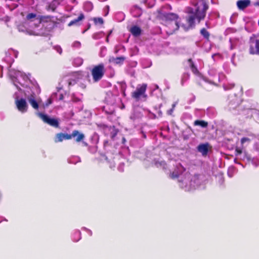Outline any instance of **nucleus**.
<instances>
[{
  "label": "nucleus",
  "mask_w": 259,
  "mask_h": 259,
  "mask_svg": "<svg viewBox=\"0 0 259 259\" xmlns=\"http://www.w3.org/2000/svg\"><path fill=\"white\" fill-rule=\"evenodd\" d=\"M207 9V6L204 0H196L193 8H190L188 9L189 16L187 20V24L182 26L184 29L187 30L192 27L194 25L196 20L199 22L201 19H203Z\"/></svg>",
  "instance_id": "f257e3e1"
},
{
  "label": "nucleus",
  "mask_w": 259,
  "mask_h": 259,
  "mask_svg": "<svg viewBox=\"0 0 259 259\" xmlns=\"http://www.w3.org/2000/svg\"><path fill=\"white\" fill-rule=\"evenodd\" d=\"M181 183L180 186L186 190H190L192 189H195L196 186V181H198L197 176H192L189 173H186L184 178H181L179 180Z\"/></svg>",
  "instance_id": "f03ea898"
},
{
  "label": "nucleus",
  "mask_w": 259,
  "mask_h": 259,
  "mask_svg": "<svg viewBox=\"0 0 259 259\" xmlns=\"http://www.w3.org/2000/svg\"><path fill=\"white\" fill-rule=\"evenodd\" d=\"M166 18L165 25L169 29L167 31V33L172 34L179 27L178 16L175 14L170 13L166 15Z\"/></svg>",
  "instance_id": "7ed1b4c3"
},
{
  "label": "nucleus",
  "mask_w": 259,
  "mask_h": 259,
  "mask_svg": "<svg viewBox=\"0 0 259 259\" xmlns=\"http://www.w3.org/2000/svg\"><path fill=\"white\" fill-rule=\"evenodd\" d=\"M26 97L31 106L34 109L37 110L39 107V105L41 102V100L40 97L33 92L30 95L26 94Z\"/></svg>",
  "instance_id": "20e7f679"
},
{
  "label": "nucleus",
  "mask_w": 259,
  "mask_h": 259,
  "mask_svg": "<svg viewBox=\"0 0 259 259\" xmlns=\"http://www.w3.org/2000/svg\"><path fill=\"white\" fill-rule=\"evenodd\" d=\"M104 66L103 65H99L95 67L92 71V74L94 80L97 81L100 80L103 76L104 74Z\"/></svg>",
  "instance_id": "39448f33"
},
{
  "label": "nucleus",
  "mask_w": 259,
  "mask_h": 259,
  "mask_svg": "<svg viewBox=\"0 0 259 259\" xmlns=\"http://www.w3.org/2000/svg\"><path fill=\"white\" fill-rule=\"evenodd\" d=\"M147 88L146 84H142L138 86L136 90L133 93L132 97L137 100H138L140 97H146L145 92Z\"/></svg>",
  "instance_id": "423d86ee"
},
{
  "label": "nucleus",
  "mask_w": 259,
  "mask_h": 259,
  "mask_svg": "<svg viewBox=\"0 0 259 259\" xmlns=\"http://www.w3.org/2000/svg\"><path fill=\"white\" fill-rule=\"evenodd\" d=\"M15 104L18 110L21 113H24L27 111L28 109V105L26 100L24 99L16 98Z\"/></svg>",
  "instance_id": "0eeeda50"
},
{
  "label": "nucleus",
  "mask_w": 259,
  "mask_h": 259,
  "mask_svg": "<svg viewBox=\"0 0 259 259\" xmlns=\"http://www.w3.org/2000/svg\"><path fill=\"white\" fill-rule=\"evenodd\" d=\"M37 115L46 123L53 126L54 127L58 126V121L55 118L49 117L47 115L41 113H37Z\"/></svg>",
  "instance_id": "6e6552de"
},
{
  "label": "nucleus",
  "mask_w": 259,
  "mask_h": 259,
  "mask_svg": "<svg viewBox=\"0 0 259 259\" xmlns=\"http://www.w3.org/2000/svg\"><path fill=\"white\" fill-rule=\"evenodd\" d=\"M9 74L11 78L13 80V81L14 82V85L18 90H19L20 87L17 84H16L14 79H15L19 81L20 78L24 79L25 76L22 72H20L19 71H16L14 70H10L9 71Z\"/></svg>",
  "instance_id": "1a4fd4ad"
},
{
  "label": "nucleus",
  "mask_w": 259,
  "mask_h": 259,
  "mask_svg": "<svg viewBox=\"0 0 259 259\" xmlns=\"http://www.w3.org/2000/svg\"><path fill=\"white\" fill-rule=\"evenodd\" d=\"M249 52L251 54H259V40L251 39Z\"/></svg>",
  "instance_id": "9d476101"
},
{
  "label": "nucleus",
  "mask_w": 259,
  "mask_h": 259,
  "mask_svg": "<svg viewBox=\"0 0 259 259\" xmlns=\"http://www.w3.org/2000/svg\"><path fill=\"white\" fill-rule=\"evenodd\" d=\"M71 139V134L59 133L56 135L54 141L56 143L61 142L64 140H69Z\"/></svg>",
  "instance_id": "9b49d317"
},
{
  "label": "nucleus",
  "mask_w": 259,
  "mask_h": 259,
  "mask_svg": "<svg viewBox=\"0 0 259 259\" xmlns=\"http://www.w3.org/2000/svg\"><path fill=\"white\" fill-rule=\"evenodd\" d=\"M71 138L76 137L75 140L77 142H80L84 138V135L82 133H80L78 131H73L72 133L71 134Z\"/></svg>",
  "instance_id": "f8f14e48"
},
{
  "label": "nucleus",
  "mask_w": 259,
  "mask_h": 259,
  "mask_svg": "<svg viewBox=\"0 0 259 259\" xmlns=\"http://www.w3.org/2000/svg\"><path fill=\"white\" fill-rule=\"evenodd\" d=\"M208 144H200L197 147L198 151L203 155H205L208 152Z\"/></svg>",
  "instance_id": "ddd939ff"
},
{
  "label": "nucleus",
  "mask_w": 259,
  "mask_h": 259,
  "mask_svg": "<svg viewBox=\"0 0 259 259\" xmlns=\"http://www.w3.org/2000/svg\"><path fill=\"white\" fill-rule=\"evenodd\" d=\"M84 18V15L82 13H80L79 14V16L76 19L72 20L69 22V23L68 24V26H71L72 25H76V26L79 25H80L79 22L80 21L82 20Z\"/></svg>",
  "instance_id": "4468645a"
},
{
  "label": "nucleus",
  "mask_w": 259,
  "mask_h": 259,
  "mask_svg": "<svg viewBox=\"0 0 259 259\" xmlns=\"http://www.w3.org/2000/svg\"><path fill=\"white\" fill-rule=\"evenodd\" d=\"M250 3L249 0H240L237 2V6L240 9H243L247 7Z\"/></svg>",
  "instance_id": "2eb2a0df"
},
{
  "label": "nucleus",
  "mask_w": 259,
  "mask_h": 259,
  "mask_svg": "<svg viewBox=\"0 0 259 259\" xmlns=\"http://www.w3.org/2000/svg\"><path fill=\"white\" fill-rule=\"evenodd\" d=\"M32 18H34V25L35 26H37L38 24L41 23V20L38 17H36V15L33 13L29 14L27 16V19L29 20Z\"/></svg>",
  "instance_id": "dca6fc26"
},
{
  "label": "nucleus",
  "mask_w": 259,
  "mask_h": 259,
  "mask_svg": "<svg viewBox=\"0 0 259 259\" xmlns=\"http://www.w3.org/2000/svg\"><path fill=\"white\" fill-rule=\"evenodd\" d=\"M130 31L133 35L137 36L140 35L141 30L140 27L134 26L130 29Z\"/></svg>",
  "instance_id": "f3484780"
},
{
  "label": "nucleus",
  "mask_w": 259,
  "mask_h": 259,
  "mask_svg": "<svg viewBox=\"0 0 259 259\" xmlns=\"http://www.w3.org/2000/svg\"><path fill=\"white\" fill-rule=\"evenodd\" d=\"M124 60V58L123 57H117L114 58L112 57L109 59V61L111 63H113L115 64H120L122 63Z\"/></svg>",
  "instance_id": "a211bd4d"
},
{
  "label": "nucleus",
  "mask_w": 259,
  "mask_h": 259,
  "mask_svg": "<svg viewBox=\"0 0 259 259\" xmlns=\"http://www.w3.org/2000/svg\"><path fill=\"white\" fill-rule=\"evenodd\" d=\"M194 123L195 125H200L203 127H206L207 125V123L204 121L196 120Z\"/></svg>",
  "instance_id": "6ab92c4d"
},
{
  "label": "nucleus",
  "mask_w": 259,
  "mask_h": 259,
  "mask_svg": "<svg viewBox=\"0 0 259 259\" xmlns=\"http://www.w3.org/2000/svg\"><path fill=\"white\" fill-rule=\"evenodd\" d=\"M74 63L76 66H80L82 63V60L80 58H77L75 59Z\"/></svg>",
  "instance_id": "aec40b11"
},
{
  "label": "nucleus",
  "mask_w": 259,
  "mask_h": 259,
  "mask_svg": "<svg viewBox=\"0 0 259 259\" xmlns=\"http://www.w3.org/2000/svg\"><path fill=\"white\" fill-rule=\"evenodd\" d=\"M94 21L96 24L99 23L102 24L103 23V20L101 18H95Z\"/></svg>",
  "instance_id": "412c9836"
},
{
  "label": "nucleus",
  "mask_w": 259,
  "mask_h": 259,
  "mask_svg": "<svg viewBox=\"0 0 259 259\" xmlns=\"http://www.w3.org/2000/svg\"><path fill=\"white\" fill-rule=\"evenodd\" d=\"M201 33L202 35H203L206 38H207L208 37V35H209L208 33L205 29H202L201 30Z\"/></svg>",
  "instance_id": "4be33fe9"
},
{
  "label": "nucleus",
  "mask_w": 259,
  "mask_h": 259,
  "mask_svg": "<svg viewBox=\"0 0 259 259\" xmlns=\"http://www.w3.org/2000/svg\"><path fill=\"white\" fill-rule=\"evenodd\" d=\"M250 141V139L248 138H243L241 140V142L242 144H244L245 143H249Z\"/></svg>",
  "instance_id": "5701e85b"
},
{
  "label": "nucleus",
  "mask_w": 259,
  "mask_h": 259,
  "mask_svg": "<svg viewBox=\"0 0 259 259\" xmlns=\"http://www.w3.org/2000/svg\"><path fill=\"white\" fill-rule=\"evenodd\" d=\"M54 49L58 52L60 54L62 53V49L60 46H56L54 47Z\"/></svg>",
  "instance_id": "b1692460"
},
{
  "label": "nucleus",
  "mask_w": 259,
  "mask_h": 259,
  "mask_svg": "<svg viewBox=\"0 0 259 259\" xmlns=\"http://www.w3.org/2000/svg\"><path fill=\"white\" fill-rule=\"evenodd\" d=\"M179 176V174L177 172L174 171L171 174V177L173 178H177Z\"/></svg>",
  "instance_id": "393cba45"
},
{
  "label": "nucleus",
  "mask_w": 259,
  "mask_h": 259,
  "mask_svg": "<svg viewBox=\"0 0 259 259\" xmlns=\"http://www.w3.org/2000/svg\"><path fill=\"white\" fill-rule=\"evenodd\" d=\"M176 103L172 105V108L171 110H169V111H168V114H171V113H172V111H173V110H174V108H175V106H176Z\"/></svg>",
  "instance_id": "a878e982"
},
{
  "label": "nucleus",
  "mask_w": 259,
  "mask_h": 259,
  "mask_svg": "<svg viewBox=\"0 0 259 259\" xmlns=\"http://www.w3.org/2000/svg\"><path fill=\"white\" fill-rule=\"evenodd\" d=\"M191 67H192V71L195 73H196L197 72V70L196 68H195L194 67V65L193 64H192L191 65Z\"/></svg>",
  "instance_id": "bb28decb"
},
{
  "label": "nucleus",
  "mask_w": 259,
  "mask_h": 259,
  "mask_svg": "<svg viewBox=\"0 0 259 259\" xmlns=\"http://www.w3.org/2000/svg\"><path fill=\"white\" fill-rule=\"evenodd\" d=\"M236 155H238L239 154H240L242 152L241 150L239 149H236Z\"/></svg>",
  "instance_id": "cd10ccee"
},
{
  "label": "nucleus",
  "mask_w": 259,
  "mask_h": 259,
  "mask_svg": "<svg viewBox=\"0 0 259 259\" xmlns=\"http://www.w3.org/2000/svg\"><path fill=\"white\" fill-rule=\"evenodd\" d=\"M52 103L51 99H49L48 100V103L46 104V106H48L49 105L51 104Z\"/></svg>",
  "instance_id": "c85d7f7f"
},
{
  "label": "nucleus",
  "mask_w": 259,
  "mask_h": 259,
  "mask_svg": "<svg viewBox=\"0 0 259 259\" xmlns=\"http://www.w3.org/2000/svg\"><path fill=\"white\" fill-rule=\"evenodd\" d=\"M36 93H37V94H38L40 93V90H39V89H38H38H36Z\"/></svg>",
  "instance_id": "c756f323"
},
{
  "label": "nucleus",
  "mask_w": 259,
  "mask_h": 259,
  "mask_svg": "<svg viewBox=\"0 0 259 259\" xmlns=\"http://www.w3.org/2000/svg\"><path fill=\"white\" fill-rule=\"evenodd\" d=\"M179 168L180 169V170H183L184 168L182 166H180Z\"/></svg>",
  "instance_id": "7c9ffc66"
},
{
  "label": "nucleus",
  "mask_w": 259,
  "mask_h": 259,
  "mask_svg": "<svg viewBox=\"0 0 259 259\" xmlns=\"http://www.w3.org/2000/svg\"><path fill=\"white\" fill-rule=\"evenodd\" d=\"M75 45H76V46H78L80 45V44H79V42H76L75 44Z\"/></svg>",
  "instance_id": "2f4dec72"
},
{
  "label": "nucleus",
  "mask_w": 259,
  "mask_h": 259,
  "mask_svg": "<svg viewBox=\"0 0 259 259\" xmlns=\"http://www.w3.org/2000/svg\"><path fill=\"white\" fill-rule=\"evenodd\" d=\"M162 164L163 165V166L165 165V163H164V162H161V163H160V164Z\"/></svg>",
  "instance_id": "473e14b6"
}]
</instances>
